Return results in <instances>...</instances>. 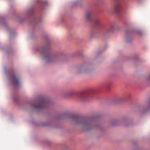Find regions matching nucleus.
Returning a JSON list of instances; mask_svg holds the SVG:
<instances>
[{"label": "nucleus", "mask_w": 150, "mask_h": 150, "mask_svg": "<svg viewBox=\"0 0 150 150\" xmlns=\"http://www.w3.org/2000/svg\"><path fill=\"white\" fill-rule=\"evenodd\" d=\"M87 96L88 95L86 93H82L79 94L78 96V98L80 100H83L87 98Z\"/></svg>", "instance_id": "obj_5"}, {"label": "nucleus", "mask_w": 150, "mask_h": 150, "mask_svg": "<svg viewBox=\"0 0 150 150\" xmlns=\"http://www.w3.org/2000/svg\"><path fill=\"white\" fill-rule=\"evenodd\" d=\"M12 80L14 85H18L19 84V82L18 79L15 76H13Z\"/></svg>", "instance_id": "obj_6"}, {"label": "nucleus", "mask_w": 150, "mask_h": 150, "mask_svg": "<svg viewBox=\"0 0 150 150\" xmlns=\"http://www.w3.org/2000/svg\"><path fill=\"white\" fill-rule=\"evenodd\" d=\"M73 92H71V93H69V96H70L72 94H73Z\"/></svg>", "instance_id": "obj_10"}, {"label": "nucleus", "mask_w": 150, "mask_h": 150, "mask_svg": "<svg viewBox=\"0 0 150 150\" xmlns=\"http://www.w3.org/2000/svg\"><path fill=\"white\" fill-rule=\"evenodd\" d=\"M115 30V28L114 26H112L109 29V32H113L114 30Z\"/></svg>", "instance_id": "obj_8"}, {"label": "nucleus", "mask_w": 150, "mask_h": 150, "mask_svg": "<svg viewBox=\"0 0 150 150\" xmlns=\"http://www.w3.org/2000/svg\"><path fill=\"white\" fill-rule=\"evenodd\" d=\"M114 9L116 13H119L121 8V0H115Z\"/></svg>", "instance_id": "obj_4"}, {"label": "nucleus", "mask_w": 150, "mask_h": 150, "mask_svg": "<svg viewBox=\"0 0 150 150\" xmlns=\"http://www.w3.org/2000/svg\"><path fill=\"white\" fill-rule=\"evenodd\" d=\"M91 14V12L90 11H88L86 13L85 15V17L87 20L89 21L90 20Z\"/></svg>", "instance_id": "obj_7"}, {"label": "nucleus", "mask_w": 150, "mask_h": 150, "mask_svg": "<svg viewBox=\"0 0 150 150\" xmlns=\"http://www.w3.org/2000/svg\"><path fill=\"white\" fill-rule=\"evenodd\" d=\"M73 120L77 124H81L86 130H89L93 127L92 121L90 119H86L81 117L74 116Z\"/></svg>", "instance_id": "obj_1"}, {"label": "nucleus", "mask_w": 150, "mask_h": 150, "mask_svg": "<svg viewBox=\"0 0 150 150\" xmlns=\"http://www.w3.org/2000/svg\"><path fill=\"white\" fill-rule=\"evenodd\" d=\"M47 103L45 100H42L38 104V105L36 106L35 105H33L34 109L36 110H40L46 108Z\"/></svg>", "instance_id": "obj_3"}, {"label": "nucleus", "mask_w": 150, "mask_h": 150, "mask_svg": "<svg viewBox=\"0 0 150 150\" xmlns=\"http://www.w3.org/2000/svg\"><path fill=\"white\" fill-rule=\"evenodd\" d=\"M94 24L96 26L98 25L99 23L100 22L98 20H95L94 21Z\"/></svg>", "instance_id": "obj_9"}, {"label": "nucleus", "mask_w": 150, "mask_h": 150, "mask_svg": "<svg viewBox=\"0 0 150 150\" xmlns=\"http://www.w3.org/2000/svg\"><path fill=\"white\" fill-rule=\"evenodd\" d=\"M42 54L43 56V59L48 63L54 62L57 60L58 58L57 56L52 55L47 50H44Z\"/></svg>", "instance_id": "obj_2"}]
</instances>
